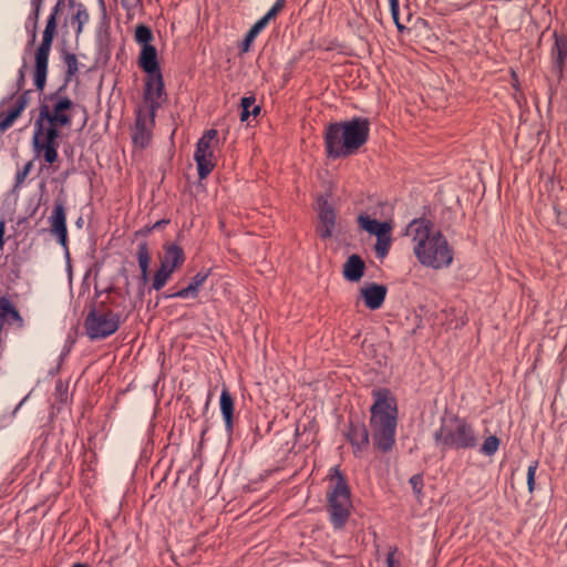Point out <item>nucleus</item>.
<instances>
[{
	"instance_id": "obj_46",
	"label": "nucleus",
	"mask_w": 567,
	"mask_h": 567,
	"mask_svg": "<svg viewBox=\"0 0 567 567\" xmlns=\"http://www.w3.org/2000/svg\"><path fill=\"white\" fill-rule=\"evenodd\" d=\"M389 3L390 10L395 12L399 6V0H389Z\"/></svg>"
},
{
	"instance_id": "obj_24",
	"label": "nucleus",
	"mask_w": 567,
	"mask_h": 567,
	"mask_svg": "<svg viewBox=\"0 0 567 567\" xmlns=\"http://www.w3.org/2000/svg\"><path fill=\"white\" fill-rule=\"evenodd\" d=\"M69 6L75 9V12L71 17V24L75 28V34L79 37L83 31V27L89 22L90 14L85 6L81 2L69 0Z\"/></svg>"
},
{
	"instance_id": "obj_21",
	"label": "nucleus",
	"mask_w": 567,
	"mask_h": 567,
	"mask_svg": "<svg viewBox=\"0 0 567 567\" xmlns=\"http://www.w3.org/2000/svg\"><path fill=\"white\" fill-rule=\"evenodd\" d=\"M4 323H16L19 328L23 326V319L12 302L6 297L0 298V328Z\"/></svg>"
},
{
	"instance_id": "obj_28",
	"label": "nucleus",
	"mask_w": 567,
	"mask_h": 567,
	"mask_svg": "<svg viewBox=\"0 0 567 567\" xmlns=\"http://www.w3.org/2000/svg\"><path fill=\"white\" fill-rule=\"evenodd\" d=\"M137 261L141 270H148L151 262V254L148 250L147 243L143 241L137 247Z\"/></svg>"
},
{
	"instance_id": "obj_20",
	"label": "nucleus",
	"mask_w": 567,
	"mask_h": 567,
	"mask_svg": "<svg viewBox=\"0 0 567 567\" xmlns=\"http://www.w3.org/2000/svg\"><path fill=\"white\" fill-rule=\"evenodd\" d=\"M220 412L225 421L226 431L230 434L234 429L235 402L227 388H224L219 399Z\"/></svg>"
},
{
	"instance_id": "obj_41",
	"label": "nucleus",
	"mask_w": 567,
	"mask_h": 567,
	"mask_svg": "<svg viewBox=\"0 0 567 567\" xmlns=\"http://www.w3.org/2000/svg\"><path fill=\"white\" fill-rule=\"evenodd\" d=\"M396 550H398L396 547L390 548V551L388 553V556H386V566L388 567H395L396 560L394 558V555H395Z\"/></svg>"
},
{
	"instance_id": "obj_31",
	"label": "nucleus",
	"mask_w": 567,
	"mask_h": 567,
	"mask_svg": "<svg viewBox=\"0 0 567 567\" xmlns=\"http://www.w3.org/2000/svg\"><path fill=\"white\" fill-rule=\"evenodd\" d=\"M256 102V99L254 95H250V96H244L240 101V107H241V112H240V121L241 122H245L248 120L249 115H250V111L249 109L251 106H254Z\"/></svg>"
},
{
	"instance_id": "obj_25",
	"label": "nucleus",
	"mask_w": 567,
	"mask_h": 567,
	"mask_svg": "<svg viewBox=\"0 0 567 567\" xmlns=\"http://www.w3.org/2000/svg\"><path fill=\"white\" fill-rule=\"evenodd\" d=\"M166 264L173 268L181 267L185 261V254L182 247L171 244L164 247V257L162 258Z\"/></svg>"
},
{
	"instance_id": "obj_27",
	"label": "nucleus",
	"mask_w": 567,
	"mask_h": 567,
	"mask_svg": "<svg viewBox=\"0 0 567 567\" xmlns=\"http://www.w3.org/2000/svg\"><path fill=\"white\" fill-rule=\"evenodd\" d=\"M266 23L261 21L260 19L250 28V30L247 32L244 41L240 45L241 52H248L251 45V42L255 40V38L266 28Z\"/></svg>"
},
{
	"instance_id": "obj_3",
	"label": "nucleus",
	"mask_w": 567,
	"mask_h": 567,
	"mask_svg": "<svg viewBox=\"0 0 567 567\" xmlns=\"http://www.w3.org/2000/svg\"><path fill=\"white\" fill-rule=\"evenodd\" d=\"M374 402L370 409V427L374 446L389 452L395 443L398 424L396 401L389 389L382 388L373 391Z\"/></svg>"
},
{
	"instance_id": "obj_5",
	"label": "nucleus",
	"mask_w": 567,
	"mask_h": 567,
	"mask_svg": "<svg viewBox=\"0 0 567 567\" xmlns=\"http://www.w3.org/2000/svg\"><path fill=\"white\" fill-rule=\"evenodd\" d=\"M63 86L58 91L44 94L40 101L39 115L34 127L55 128L70 126L72 123L71 111L74 107L73 101L62 95Z\"/></svg>"
},
{
	"instance_id": "obj_32",
	"label": "nucleus",
	"mask_w": 567,
	"mask_h": 567,
	"mask_svg": "<svg viewBox=\"0 0 567 567\" xmlns=\"http://www.w3.org/2000/svg\"><path fill=\"white\" fill-rule=\"evenodd\" d=\"M21 114L13 109L0 117V132L7 131Z\"/></svg>"
},
{
	"instance_id": "obj_1",
	"label": "nucleus",
	"mask_w": 567,
	"mask_h": 567,
	"mask_svg": "<svg viewBox=\"0 0 567 567\" xmlns=\"http://www.w3.org/2000/svg\"><path fill=\"white\" fill-rule=\"evenodd\" d=\"M405 235L413 243V252L422 266L443 269L452 265L454 250L441 230H434L426 218H415L406 227Z\"/></svg>"
},
{
	"instance_id": "obj_2",
	"label": "nucleus",
	"mask_w": 567,
	"mask_h": 567,
	"mask_svg": "<svg viewBox=\"0 0 567 567\" xmlns=\"http://www.w3.org/2000/svg\"><path fill=\"white\" fill-rule=\"evenodd\" d=\"M370 121L357 116L349 121L331 123L324 131V148L329 158L355 154L369 140Z\"/></svg>"
},
{
	"instance_id": "obj_45",
	"label": "nucleus",
	"mask_w": 567,
	"mask_h": 567,
	"mask_svg": "<svg viewBox=\"0 0 567 567\" xmlns=\"http://www.w3.org/2000/svg\"><path fill=\"white\" fill-rule=\"evenodd\" d=\"M23 83H24V71L22 69H20V71H19V79H18V86H19V89L22 87Z\"/></svg>"
},
{
	"instance_id": "obj_37",
	"label": "nucleus",
	"mask_w": 567,
	"mask_h": 567,
	"mask_svg": "<svg viewBox=\"0 0 567 567\" xmlns=\"http://www.w3.org/2000/svg\"><path fill=\"white\" fill-rule=\"evenodd\" d=\"M537 468L538 461H533L527 468V486L529 493H533L535 491V475Z\"/></svg>"
},
{
	"instance_id": "obj_43",
	"label": "nucleus",
	"mask_w": 567,
	"mask_h": 567,
	"mask_svg": "<svg viewBox=\"0 0 567 567\" xmlns=\"http://www.w3.org/2000/svg\"><path fill=\"white\" fill-rule=\"evenodd\" d=\"M4 233H6V221L3 219H0V251L3 249V246H4Z\"/></svg>"
},
{
	"instance_id": "obj_23",
	"label": "nucleus",
	"mask_w": 567,
	"mask_h": 567,
	"mask_svg": "<svg viewBox=\"0 0 567 567\" xmlns=\"http://www.w3.org/2000/svg\"><path fill=\"white\" fill-rule=\"evenodd\" d=\"M208 278V272H198L193 278L189 285L174 293L167 295V298H188L196 297L198 289L204 285Z\"/></svg>"
},
{
	"instance_id": "obj_34",
	"label": "nucleus",
	"mask_w": 567,
	"mask_h": 567,
	"mask_svg": "<svg viewBox=\"0 0 567 567\" xmlns=\"http://www.w3.org/2000/svg\"><path fill=\"white\" fill-rule=\"evenodd\" d=\"M285 4L286 0H277L271 9L260 20L268 24L269 21L284 9Z\"/></svg>"
},
{
	"instance_id": "obj_7",
	"label": "nucleus",
	"mask_w": 567,
	"mask_h": 567,
	"mask_svg": "<svg viewBox=\"0 0 567 567\" xmlns=\"http://www.w3.org/2000/svg\"><path fill=\"white\" fill-rule=\"evenodd\" d=\"M65 0H58L52 9L43 31L42 41L35 51L33 81L38 91L42 92L47 83L49 54L56 32V17Z\"/></svg>"
},
{
	"instance_id": "obj_16",
	"label": "nucleus",
	"mask_w": 567,
	"mask_h": 567,
	"mask_svg": "<svg viewBox=\"0 0 567 567\" xmlns=\"http://www.w3.org/2000/svg\"><path fill=\"white\" fill-rule=\"evenodd\" d=\"M386 291V287L383 285L370 284L361 288L360 293L364 305L371 310H377L383 305Z\"/></svg>"
},
{
	"instance_id": "obj_9",
	"label": "nucleus",
	"mask_w": 567,
	"mask_h": 567,
	"mask_svg": "<svg viewBox=\"0 0 567 567\" xmlns=\"http://www.w3.org/2000/svg\"><path fill=\"white\" fill-rule=\"evenodd\" d=\"M357 221L361 229L377 237L375 255L378 258L383 259L389 254L391 247V223L372 219L367 214H360Z\"/></svg>"
},
{
	"instance_id": "obj_33",
	"label": "nucleus",
	"mask_w": 567,
	"mask_h": 567,
	"mask_svg": "<svg viewBox=\"0 0 567 567\" xmlns=\"http://www.w3.org/2000/svg\"><path fill=\"white\" fill-rule=\"evenodd\" d=\"M169 278L171 275L159 268L154 275L152 288L155 290H161L169 280Z\"/></svg>"
},
{
	"instance_id": "obj_35",
	"label": "nucleus",
	"mask_w": 567,
	"mask_h": 567,
	"mask_svg": "<svg viewBox=\"0 0 567 567\" xmlns=\"http://www.w3.org/2000/svg\"><path fill=\"white\" fill-rule=\"evenodd\" d=\"M410 484L412 486L413 493L416 496V498H421L423 496L422 489H423V475L422 474H415L410 478Z\"/></svg>"
},
{
	"instance_id": "obj_10",
	"label": "nucleus",
	"mask_w": 567,
	"mask_h": 567,
	"mask_svg": "<svg viewBox=\"0 0 567 567\" xmlns=\"http://www.w3.org/2000/svg\"><path fill=\"white\" fill-rule=\"evenodd\" d=\"M59 130L34 127L32 146L37 157H42L50 165L58 161Z\"/></svg>"
},
{
	"instance_id": "obj_26",
	"label": "nucleus",
	"mask_w": 567,
	"mask_h": 567,
	"mask_svg": "<svg viewBox=\"0 0 567 567\" xmlns=\"http://www.w3.org/2000/svg\"><path fill=\"white\" fill-rule=\"evenodd\" d=\"M44 0H31V12L25 21L27 31L31 32L32 41L37 38L38 23L40 18L41 8Z\"/></svg>"
},
{
	"instance_id": "obj_30",
	"label": "nucleus",
	"mask_w": 567,
	"mask_h": 567,
	"mask_svg": "<svg viewBox=\"0 0 567 567\" xmlns=\"http://www.w3.org/2000/svg\"><path fill=\"white\" fill-rule=\"evenodd\" d=\"M135 40L143 44V47L151 45L150 42L153 40L152 30L144 24L137 25L135 29Z\"/></svg>"
},
{
	"instance_id": "obj_49",
	"label": "nucleus",
	"mask_w": 567,
	"mask_h": 567,
	"mask_svg": "<svg viewBox=\"0 0 567 567\" xmlns=\"http://www.w3.org/2000/svg\"><path fill=\"white\" fill-rule=\"evenodd\" d=\"M260 111H261L260 106L255 105L252 107V110L250 111V114H252L254 116H257L260 113Z\"/></svg>"
},
{
	"instance_id": "obj_42",
	"label": "nucleus",
	"mask_w": 567,
	"mask_h": 567,
	"mask_svg": "<svg viewBox=\"0 0 567 567\" xmlns=\"http://www.w3.org/2000/svg\"><path fill=\"white\" fill-rule=\"evenodd\" d=\"M399 11H400V8L398 7L396 11H391V16L393 18V21L398 28L399 31H402L405 29V27L403 24L400 23V20H399Z\"/></svg>"
},
{
	"instance_id": "obj_44",
	"label": "nucleus",
	"mask_w": 567,
	"mask_h": 567,
	"mask_svg": "<svg viewBox=\"0 0 567 567\" xmlns=\"http://www.w3.org/2000/svg\"><path fill=\"white\" fill-rule=\"evenodd\" d=\"M161 269L165 270L168 275H173V272L175 271V268H173L172 266H169V264H166L164 260H161Z\"/></svg>"
},
{
	"instance_id": "obj_14",
	"label": "nucleus",
	"mask_w": 567,
	"mask_h": 567,
	"mask_svg": "<svg viewBox=\"0 0 567 567\" xmlns=\"http://www.w3.org/2000/svg\"><path fill=\"white\" fill-rule=\"evenodd\" d=\"M51 233L58 238L60 245L68 250V228L64 202L56 199L49 217Z\"/></svg>"
},
{
	"instance_id": "obj_17",
	"label": "nucleus",
	"mask_w": 567,
	"mask_h": 567,
	"mask_svg": "<svg viewBox=\"0 0 567 567\" xmlns=\"http://www.w3.org/2000/svg\"><path fill=\"white\" fill-rule=\"evenodd\" d=\"M347 437L353 447L354 455L361 454L369 445V433L362 423L351 422Z\"/></svg>"
},
{
	"instance_id": "obj_29",
	"label": "nucleus",
	"mask_w": 567,
	"mask_h": 567,
	"mask_svg": "<svg viewBox=\"0 0 567 567\" xmlns=\"http://www.w3.org/2000/svg\"><path fill=\"white\" fill-rule=\"evenodd\" d=\"M501 441L496 435H489L482 444L480 452L485 456L494 455L499 447Z\"/></svg>"
},
{
	"instance_id": "obj_8",
	"label": "nucleus",
	"mask_w": 567,
	"mask_h": 567,
	"mask_svg": "<svg viewBox=\"0 0 567 567\" xmlns=\"http://www.w3.org/2000/svg\"><path fill=\"white\" fill-rule=\"evenodd\" d=\"M120 324L121 315L110 309H92L85 318L84 328L91 340H99L115 333Z\"/></svg>"
},
{
	"instance_id": "obj_39",
	"label": "nucleus",
	"mask_w": 567,
	"mask_h": 567,
	"mask_svg": "<svg viewBox=\"0 0 567 567\" xmlns=\"http://www.w3.org/2000/svg\"><path fill=\"white\" fill-rule=\"evenodd\" d=\"M32 167V162H28L21 171H19L16 175L17 184L22 183L25 177L29 175Z\"/></svg>"
},
{
	"instance_id": "obj_47",
	"label": "nucleus",
	"mask_w": 567,
	"mask_h": 567,
	"mask_svg": "<svg viewBox=\"0 0 567 567\" xmlns=\"http://www.w3.org/2000/svg\"><path fill=\"white\" fill-rule=\"evenodd\" d=\"M166 224H168V220H166V219H162V220L156 221V223L154 224L153 228H154V229H155V228H159V227H162V226H164V225H166Z\"/></svg>"
},
{
	"instance_id": "obj_48",
	"label": "nucleus",
	"mask_w": 567,
	"mask_h": 567,
	"mask_svg": "<svg viewBox=\"0 0 567 567\" xmlns=\"http://www.w3.org/2000/svg\"><path fill=\"white\" fill-rule=\"evenodd\" d=\"M141 280L145 284L148 280V270H141Z\"/></svg>"
},
{
	"instance_id": "obj_50",
	"label": "nucleus",
	"mask_w": 567,
	"mask_h": 567,
	"mask_svg": "<svg viewBox=\"0 0 567 567\" xmlns=\"http://www.w3.org/2000/svg\"><path fill=\"white\" fill-rule=\"evenodd\" d=\"M72 567H89L87 565H84V564H74Z\"/></svg>"
},
{
	"instance_id": "obj_38",
	"label": "nucleus",
	"mask_w": 567,
	"mask_h": 567,
	"mask_svg": "<svg viewBox=\"0 0 567 567\" xmlns=\"http://www.w3.org/2000/svg\"><path fill=\"white\" fill-rule=\"evenodd\" d=\"M30 94H31V91L28 90V91H24L18 99H17V102H16V105L13 107L14 111H18L19 114H21L23 112V110L27 107V105L29 104V101H30Z\"/></svg>"
},
{
	"instance_id": "obj_13",
	"label": "nucleus",
	"mask_w": 567,
	"mask_h": 567,
	"mask_svg": "<svg viewBox=\"0 0 567 567\" xmlns=\"http://www.w3.org/2000/svg\"><path fill=\"white\" fill-rule=\"evenodd\" d=\"M164 96L165 89L162 73L147 75L144 89V110L156 113Z\"/></svg>"
},
{
	"instance_id": "obj_15",
	"label": "nucleus",
	"mask_w": 567,
	"mask_h": 567,
	"mask_svg": "<svg viewBox=\"0 0 567 567\" xmlns=\"http://www.w3.org/2000/svg\"><path fill=\"white\" fill-rule=\"evenodd\" d=\"M318 218L317 233L322 239H328L332 236L336 226V213L328 199L322 196L318 198Z\"/></svg>"
},
{
	"instance_id": "obj_18",
	"label": "nucleus",
	"mask_w": 567,
	"mask_h": 567,
	"mask_svg": "<svg viewBox=\"0 0 567 567\" xmlns=\"http://www.w3.org/2000/svg\"><path fill=\"white\" fill-rule=\"evenodd\" d=\"M365 264L359 255H351L343 264V277L351 282H358L364 275Z\"/></svg>"
},
{
	"instance_id": "obj_19",
	"label": "nucleus",
	"mask_w": 567,
	"mask_h": 567,
	"mask_svg": "<svg viewBox=\"0 0 567 567\" xmlns=\"http://www.w3.org/2000/svg\"><path fill=\"white\" fill-rule=\"evenodd\" d=\"M138 65L141 69L147 74H156L161 73L158 61H157V51L153 45H144L142 48Z\"/></svg>"
},
{
	"instance_id": "obj_6",
	"label": "nucleus",
	"mask_w": 567,
	"mask_h": 567,
	"mask_svg": "<svg viewBox=\"0 0 567 567\" xmlns=\"http://www.w3.org/2000/svg\"><path fill=\"white\" fill-rule=\"evenodd\" d=\"M333 485L327 493V511L336 529L346 526L352 509L350 487L338 467L331 470Z\"/></svg>"
},
{
	"instance_id": "obj_4",
	"label": "nucleus",
	"mask_w": 567,
	"mask_h": 567,
	"mask_svg": "<svg viewBox=\"0 0 567 567\" xmlns=\"http://www.w3.org/2000/svg\"><path fill=\"white\" fill-rule=\"evenodd\" d=\"M433 437L443 450H473L478 445V433L474 424L458 415L443 417Z\"/></svg>"
},
{
	"instance_id": "obj_36",
	"label": "nucleus",
	"mask_w": 567,
	"mask_h": 567,
	"mask_svg": "<svg viewBox=\"0 0 567 567\" xmlns=\"http://www.w3.org/2000/svg\"><path fill=\"white\" fill-rule=\"evenodd\" d=\"M64 62L68 68V71H66L68 76L69 78L73 76L79 71L76 55L73 53H66L64 56Z\"/></svg>"
},
{
	"instance_id": "obj_40",
	"label": "nucleus",
	"mask_w": 567,
	"mask_h": 567,
	"mask_svg": "<svg viewBox=\"0 0 567 567\" xmlns=\"http://www.w3.org/2000/svg\"><path fill=\"white\" fill-rule=\"evenodd\" d=\"M556 218L559 224L567 227V212L560 210L558 207H555Z\"/></svg>"
},
{
	"instance_id": "obj_12",
	"label": "nucleus",
	"mask_w": 567,
	"mask_h": 567,
	"mask_svg": "<svg viewBox=\"0 0 567 567\" xmlns=\"http://www.w3.org/2000/svg\"><path fill=\"white\" fill-rule=\"evenodd\" d=\"M155 115L153 111L144 110L138 107L136 111V120L132 134V138L135 145L145 147L151 141L152 130L155 125Z\"/></svg>"
},
{
	"instance_id": "obj_11",
	"label": "nucleus",
	"mask_w": 567,
	"mask_h": 567,
	"mask_svg": "<svg viewBox=\"0 0 567 567\" xmlns=\"http://www.w3.org/2000/svg\"><path fill=\"white\" fill-rule=\"evenodd\" d=\"M216 137L217 131L212 128L204 133L197 142L194 159L197 164L198 176L200 179L206 178L216 165L213 152V144Z\"/></svg>"
},
{
	"instance_id": "obj_22",
	"label": "nucleus",
	"mask_w": 567,
	"mask_h": 567,
	"mask_svg": "<svg viewBox=\"0 0 567 567\" xmlns=\"http://www.w3.org/2000/svg\"><path fill=\"white\" fill-rule=\"evenodd\" d=\"M555 43L551 48V56L555 68L561 73L565 62L567 61V39L563 35L554 33Z\"/></svg>"
}]
</instances>
